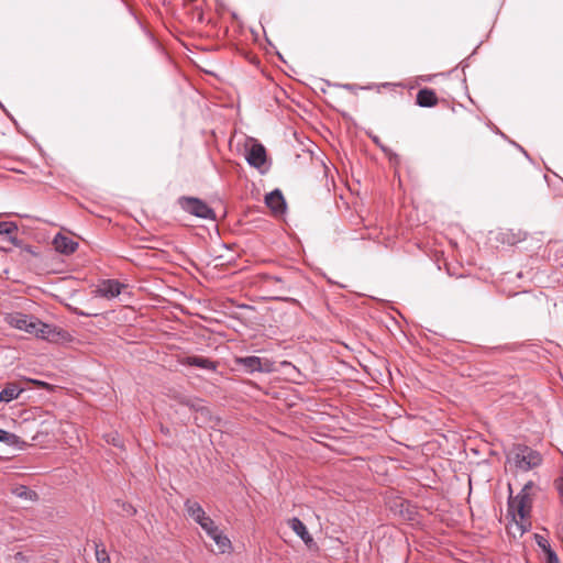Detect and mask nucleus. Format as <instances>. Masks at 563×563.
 Here are the masks:
<instances>
[{
  "mask_svg": "<svg viewBox=\"0 0 563 563\" xmlns=\"http://www.w3.org/2000/svg\"><path fill=\"white\" fill-rule=\"evenodd\" d=\"M536 490V484L529 481L515 497L509 496L508 514L511 516L517 528L531 527V510Z\"/></svg>",
  "mask_w": 563,
  "mask_h": 563,
  "instance_id": "1",
  "label": "nucleus"
},
{
  "mask_svg": "<svg viewBox=\"0 0 563 563\" xmlns=\"http://www.w3.org/2000/svg\"><path fill=\"white\" fill-rule=\"evenodd\" d=\"M4 319L10 327L34 334L36 338L43 340H53L57 334L54 327L22 312L8 313Z\"/></svg>",
  "mask_w": 563,
  "mask_h": 563,
  "instance_id": "2",
  "label": "nucleus"
},
{
  "mask_svg": "<svg viewBox=\"0 0 563 563\" xmlns=\"http://www.w3.org/2000/svg\"><path fill=\"white\" fill-rule=\"evenodd\" d=\"M543 462L540 452L526 444H514L506 454V463L517 472H529Z\"/></svg>",
  "mask_w": 563,
  "mask_h": 563,
  "instance_id": "3",
  "label": "nucleus"
},
{
  "mask_svg": "<svg viewBox=\"0 0 563 563\" xmlns=\"http://www.w3.org/2000/svg\"><path fill=\"white\" fill-rule=\"evenodd\" d=\"M179 205L181 208L198 218L213 220L216 218L214 211L202 200L194 197H180Z\"/></svg>",
  "mask_w": 563,
  "mask_h": 563,
  "instance_id": "4",
  "label": "nucleus"
},
{
  "mask_svg": "<svg viewBox=\"0 0 563 563\" xmlns=\"http://www.w3.org/2000/svg\"><path fill=\"white\" fill-rule=\"evenodd\" d=\"M234 363L242 367L246 373H271L274 371V363L267 358L258 356L235 357Z\"/></svg>",
  "mask_w": 563,
  "mask_h": 563,
  "instance_id": "5",
  "label": "nucleus"
},
{
  "mask_svg": "<svg viewBox=\"0 0 563 563\" xmlns=\"http://www.w3.org/2000/svg\"><path fill=\"white\" fill-rule=\"evenodd\" d=\"M207 538L212 541L216 548L210 544V549L214 553L223 554L229 553L232 550V543L228 536L223 533V530H206Z\"/></svg>",
  "mask_w": 563,
  "mask_h": 563,
  "instance_id": "6",
  "label": "nucleus"
},
{
  "mask_svg": "<svg viewBox=\"0 0 563 563\" xmlns=\"http://www.w3.org/2000/svg\"><path fill=\"white\" fill-rule=\"evenodd\" d=\"M185 507L188 516L192 518L194 521L200 526V528H212V520L206 516V512L199 503L187 500L185 503Z\"/></svg>",
  "mask_w": 563,
  "mask_h": 563,
  "instance_id": "7",
  "label": "nucleus"
},
{
  "mask_svg": "<svg viewBox=\"0 0 563 563\" xmlns=\"http://www.w3.org/2000/svg\"><path fill=\"white\" fill-rule=\"evenodd\" d=\"M123 288H125V285L120 283L119 280L106 279L99 284L98 288L96 289V294L97 296L107 299H112L118 297Z\"/></svg>",
  "mask_w": 563,
  "mask_h": 563,
  "instance_id": "8",
  "label": "nucleus"
},
{
  "mask_svg": "<svg viewBox=\"0 0 563 563\" xmlns=\"http://www.w3.org/2000/svg\"><path fill=\"white\" fill-rule=\"evenodd\" d=\"M179 363L184 366H195L207 371H217V362L203 356H184L179 358Z\"/></svg>",
  "mask_w": 563,
  "mask_h": 563,
  "instance_id": "9",
  "label": "nucleus"
},
{
  "mask_svg": "<svg viewBox=\"0 0 563 563\" xmlns=\"http://www.w3.org/2000/svg\"><path fill=\"white\" fill-rule=\"evenodd\" d=\"M246 161L253 167L260 168L263 166L266 162L265 147L260 143L252 144L247 151Z\"/></svg>",
  "mask_w": 563,
  "mask_h": 563,
  "instance_id": "10",
  "label": "nucleus"
},
{
  "mask_svg": "<svg viewBox=\"0 0 563 563\" xmlns=\"http://www.w3.org/2000/svg\"><path fill=\"white\" fill-rule=\"evenodd\" d=\"M53 245L58 253L65 255L73 254L78 247V243L76 241L62 233H57L54 236Z\"/></svg>",
  "mask_w": 563,
  "mask_h": 563,
  "instance_id": "11",
  "label": "nucleus"
},
{
  "mask_svg": "<svg viewBox=\"0 0 563 563\" xmlns=\"http://www.w3.org/2000/svg\"><path fill=\"white\" fill-rule=\"evenodd\" d=\"M534 540H536L538 547L541 549L547 563H560L559 558H558L555 551L552 549L548 538L536 533Z\"/></svg>",
  "mask_w": 563,
  "mask_h": 563,
  "instance_id": "12",
  "label": "nucleus"
},
{
  "mask_svg": "<svg viewBox=\"0 0 563 563\" xmlns=\"http://www.w3.org/2000/svg\"><path fill=\"white\" fill-rule=\"evenodd\" d=\"M265 202L275 213H283L286 209L284 196L278 189L269 192L265 198Z\"/></svg>",
  "mask_w": 563,
  "mask_h": 563,
  "instance_id": "13",
  "label": "nucleus"
},
{
  "mask_svg": "<svg viewBox=\"0 0 563 563\" xmlns=\"http://www.w3.org/2000/svg\"><path fill=\"white\" fill-rule=\"evenodd\" d=\"M19 228L15 222L12 221H0V234L7 235L10 243L14 246H20L21 241L16 238L15 233Z\"/></svg>",
  "mask_w": 563,
  "mask_h": 563,
  "instance_id": "14",
  "label": "nucleus"
},
{
  "mask_svg": "<svg viewBox=\"0 0 563 563\" xmlns=\"http://www.w3.org/2000/svg\"><path fill=\"white\" fill-rule=\"evenodd\" d=\"M438 102V98L433 90L431 89H421L417 93V104L420 107L429 108L435 106Z\"/></svg>",
  "mask_w": 563,
  "mask_h": 563,
  "instance_id": "15",
  "label": "nucleus"
},
{
  "mask_svg": "<svg viewBox=\"0 0 563 563\" xmlns=\"http://www.w3.org/2000/svg\"><path fill=\"white\" fill-rule=\"evenodd\" d=\"M390 509L406 519H412L413 511L410 510V504L402 498L396 499L390 506Z\"/></svg>",
  "mask_w": 563,
  "mask_h": 563,
  "instance_id": "16",
  "label": "nucleus"
},
{
  "mask_svg": "<svg viewBox=\"0 0 563 563\" xmlns=\"http://www.w3.org/2000/svg\"><path fill=\"white\" fill-rule=\"evenodd\" d=\"M21 393H22V389L19 388L16 385L9 384L0 391V401L1 402H10V401L16 399Z\"/></svg>",
  "mask_w": 563,
  "mask_h": 563,
  "instance_id": "17",
  "label": "nucleus"
},
{
  "mask_svg": "<svg viewBox=\"0 0 563 563\" xmlns=\"http://www.w3.org/2000/svg\"><path fill=\"white\" fill-rule=\"evenodd\" d=\"M12 493L18 498L26 501H34L37 499V494L24 485H19L14 487Z\"/></svg>",
  "mask_w": 563,
  "mask_h": 563,
  "instance_id": "18",
  "label": "nucleus"
},
{
  "mask_svg": "<svg viewBox=\"0 0 563 563\" xmlns=\"http://www.w3.org/2000/svg\"><path fill=\"white\" fill-rule=\"evenodd\" d=\"M179 404L187 406L195 411H202L206 409L205 401L197 397L183 396L179 398Z\"/></svg>",
  "mask_w": 563,
  "mask_h": 563,
  "instance_id": "19",
  "label": "nucleus"
},
{
  "mask_svg": "<svg viewBox=\"0 0 563 563\" xmlns=\"http://www.w3.org/2000/svg\"><path fill=\"white\" fill-rule=\"evenodd\" d=\"M296 534L305 542L307 548L311 551H318V545L314 542L312 536L309 533V530H294Z\"/></svg>",
  "mask_w": 563,
  "mask_h": 563,
  "instance_id": "20",
  "label": "nucleus"
},
{
  "mask_svg": "<svg viewBox=\"0 0 563 563\" xmlns=\"http://www.w3.org/2000/svg\"><path fill=\"white\" fill-rule=\"evenodd\" d=\"M0 442L9 446H16L20 443V438L14 433L0 429Z\"/></svg>",
  "mask_w": 563,
  "mask_h": 563,
  "instance_id": "21",
  "label": "nucleus"
},
{
  "mask_svg": "<svg viewBox=\"0 0 563 563\" xmlns=\"http://www.w3.org/2000/svg\"><path fill=\"white\" fill-rule=\"evenodd\" d=\"M96 558L98 563H111L107 551L100 544H96Z\"/></svg>",
  "mask_w": 563,
  "mask_h": 563,
  "instance_id": "22",
  "label": "nucleus"
},
{
  "mask_svg": "<svg viewBox=\"0 0 563 563\" xmlns=\"http://www.w3.org/2000/svg\"><path fill=\"white\" fill-rule=\"evenodd\" d=\"M554 487L558 490L561 500L563 501V476H560L554 481Z\"/></svg>",
  "mask_w": 563,
  "mask_h": 563,
  "instance_id": "23",
  "label": "nucleus"
},
{
  "mask_svg": "<svg viewBox=\"0 0 563 563\" xmlns=\"http://www.w3.org/2000/svg\"><path fill=\"white\" fill-rule=\"evenodd\" d=\"M119 506H122V512L126 516H132L133 514H135V509L133 508L132 505L130 504H126V503H121V504H118Z\"/></svg>",
  "mask_w": 563,
  "mask_h": 563,
  "instance_id": "24",
  "label": "nucleus"
},
{
  "mask_svg": "<svg viewBox=\"0 0 563 563\" xmlns=\"http://www.w3.org/2000/svg\"><path fill=\"white\" fill-rule=\"evenodd\" d=\"M289 526L290 528H306L305 525L298 518L295 517L289 520Z\"/></svg>",
  "mask_w": 563,
  "mask_h": 563,
  "instance_id": "25",
  "label": "nucleus"
},
{
  "mask_svg": "<svg viewBox=\"0 0 563 563\" xmlns=\"http://www.w3.org/2000/svg\"><path fill=\"white\" fill-rule=\"evenodd\" d=\"M373 141H374L377 145H379L384 151H386V148H385L384 146H382V145H380L379 140H378V137H377V136L373 137Z\"/></svg>",
  "mask_w": 563,
  "mask_h": 563,
  "instance_id": "26",
  "label": "nucleus"
},
{
  "mask_svg": "<svg viewBox=\"0 0 563 563\" xmlns=\"http://www.w3.org/2000/svg\"><path fill=\"white\" fill-rule=\"evenodd\" d=\"M111 441L113 445H119V439H117L115 437H113Z\"/></svg>",
  "mask_w": 563,
  "mask_h": 563,
  "instance_id": "27",
  "label": "nucleus"
},
{
  "mask_svg": "<svg viewBox=\"0 0 563 563\" xmlns=\"http://www.w3.org/2000/svg\"><path fill=\"white\" fill-rule=\"evenodd\" d=\"M342 87H343L344 89H346V90H351V89H352V85H350V84H345V85H343Z\"/></svg>",
  "mask_w": 563,
  "mask_h": 563,
  "instance_id": "28",
  "label": "nucleus"
}]
</instances>
